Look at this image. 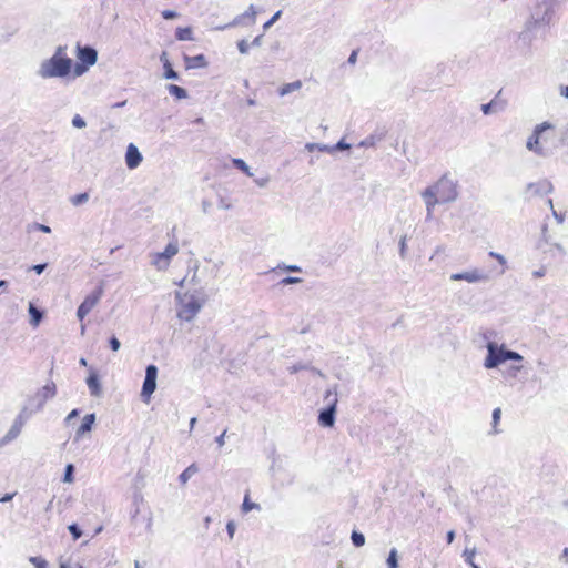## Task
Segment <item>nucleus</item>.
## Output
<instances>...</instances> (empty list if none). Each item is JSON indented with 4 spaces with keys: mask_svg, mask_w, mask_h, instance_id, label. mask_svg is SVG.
<instances>
[{
    "mask_svg": "<svg viewBox=\"0 0 568 568\" xmlns=\"http://www.w3.org/2000/svg\"><path fill=\"white\" fill-rule=\"evenodd\" d=\"M554 138V125L549 122H542L537 124L527 138L526 149L540 158H549L554 154V148L550 146Z\"/></svg>",
    "mask_w": 568,
    "mask_h": 568,
    "instance_id": "1",
    "label": "nucleus"
},
{
    "mask_svg": "<svg viewBox=\"0 0 568 568\" xmlns=\"http://www.w3.org/2000/svg\"><path fill=\"white\" fill-rule=\"evenodd\" d=\"M432 193V197L436 200V204L450 203L458 197V183L448 174H444L434 184L426 187L422 193Z\"/></svg>",
    "mask_w": 568,
    "mask_h": 568,
    "instance_id": "2",
    "label": "nucleus"
},
{
    "mask_svg": "<svg viewBox=\"0 0 568 568\" xmlns=\"http://www.w3.org/2000/svg\"><path fill=\"white\" fill-rule=\"evenodd\" d=\"M73 61L71 58H49L43 60L37 71L41 79L67 78L72 70Z\"/></svg>",
    "mask_w": 568,
    "mask_h": 568,
    "instance_id": "3",
    "label": "nucleus"
},
{
    "mask_svg": "<svg viewBox=\"0 0 568 568\" xmlns=\"http://www.w3.org/2000/svg\"><path fill=\"white\" fill-rule=\"evenodd\" d=\"M175 297L178 300V316L183 321H192L202 308V303L193 294L176 292Z\"/></svg>",
    "mask_w": 568,
    "mask_h": 568,
    "instance_id": "4",
    "label": "nucleus"
},
{
    "mask_svg": "<svg viewBox=\"0 0 568 568\" xmlns=\"http://www.w3.org/2000/svg\"><path fill=\"white\" fill-rule=\"evenodd\" d=\"M488 354L485 359L486 368H495L506 361H523V356L514 351L499 348L497 344L490 342L487 345Z\"/></svg>",
    "mask_w": 568,
    "mask_h": 568,
    "instance_id": "5",
    "label": "nucleus"
},
{
    "mask_svg": "<svg viewBox=\"0 0 568 568\" xmlns=\"http://www.w3.org/2000/svg\"><path fill=\"white\" fill-rule=\"evenodd\" d=\"M557 0H537L531 13L534 26H548L554 17Z\"/></svg>",
    "mask_w": 568,
    "mask_h": 568,
    "instance_id": "6",
    "label": "nucleus"
},
{
    "mask_svg": "<svg viewBox=\"0 0 568 568\" xmlns=\"http://www.w3.org/2000/svg\"><path fill=\"white\" fill-rule=\"evenodd\" d=\"M179 253V245L176 242L169 243L163 252L150 254L151 264L158 271H164L169 267L171 260Z\"/></svg>",
    "mask_w": 568,
    "mask_h": 568,
    "instance_id": "7",
    "label": "nucleus"
},
{
    "mask_svg": "<svg viewBox=\"0 0 568 568\" xmlns=\"http://www.w3.org/2000/svg\"><path fill=\"white\" fill-rule=\"evenodd\" d=\"M29 416H30V414H27V408H23L22 412L13 420V424L11 425L10 429L0 439V446H4V445L9 444L10 442L16 439L20 435Z\"/></svg>",
    "mask_w": 568,
    "mask_h": 568,
    "instance_id": "8",
    "label": "nucleus"
},
{
    "mask_svg": "<svg viewBox=\"0 0 568 568\" xmlns=\"http://www.w3.org/2000/svg\"><path fill=\"white\" fill-rule=\"evenodd\" d=\"M102 294L103 290L102 287H99L84 298L77 311V317L79 321L82 322L84 317L97 306L102 297Z\"/></svg>",
    "mask_w": 568,
    "mask_h": 568,
    "instance_id": "9",
    "label": "nucleus"
},
{
    "mask_svg": "<svg viewBox=\"0 0 568 568\" xmlns=\"http://www.w3.org/2000/svg\"><path fill=\"white\" fill-rule=\"evenodd\" d=\"M552 191V183L546 179H542L537 182L528 183L525 187L524 194L526 199L530 200L536 196H542L544 194L551 193Z\"/></svg>",
    "mask_w": 568,
    "mask_h": 568,
    "instance_id": "10",
    "label": "nucleus"
},
{
    "mask_svg": "<svg viewBox=\"0 0 568 568\" xmlns=\"http://www.w3.org/2000/svg\"><path fill=\"white\" fill-rule=\"evenodd\" d=\"M450 281H466L468 283H486L489 281L487 273L479 268H470L465 272L454 273L450 275Z\"/></svg>",
    "mask_w": 568,
    "mask_h": 568,
    "instance_id": "11",
    "label": "nucleus"
},
{
    "mask_svg": "<svg viewBox=\"0 0 568 568\" xmlns=\"http://www.w3.org/2000/svg\"><path fill=\"white\" fill-rule=\"evenodd\" d=\"M158 368L155 365H149L145 369V378L142 386L141 396L149 398L156 388Z\"/></svg>",
    "mask_w": 568,
    "mask_h": 568,
    "instance_id": "12",
    "label": "nucleus"
},
{
    "mask_svg": "<svg viewBox=\"0 0 568 568\" xmlns=\"http://www.w3.org/2000/svg\"><path fill=\"white\" fill-rule=\"evenodd\" d=\"M256 16H257V11L255 10V7L253 4H251L244 13L235 17L232 22H230L229 24L221 27L219 29L223 30L229 27L252 26L256 21Z\"/></svg>",
    "mask_w": 568,
    "mask_h": 568,
    "instance_id": "13",
    "label": "nucleus"
},
{
    "mask_svg": "<svg viewBox=\"0 0 568 568\" xmlns=\"http://www.w3.org/2000/svg\"><path fill=\"white\" fill-rule=\"evenodd\" d=\"M337 402H338L337 398L333 397V399L329 402V405H327V407L325 409L320 412L318 423L323 427H333L334 426Z\"/></svg>",
    "mask_w": 568,
    "mask_h": 568,
    "instance_id": "14",
    "label": "nucleus"
},
{
    "mask_svg": "<svg viewBox=\"0 0 568 568\" xmlns=\"http://www.w3.org/2000/svg\"><path fill=\"white\" fill-rule=\"evenodd\" d=\"M57 394V387H55V384L54 383H48L47 385H44L36 395V399L38 400V404L36 406V412H40L45 402L50 398H53Z\"/></svg>",
    "mask_w": 568,
    "mask_h": 568,
    "instance_id": "15",
    "label": "nucleus"
},
{
    "mask_svg": "<svg viewBox=\"0 0 568 568\" xmlns=\"http://www.w3.org/2000/svg\"><path fill=\"white\" fill-rule=\"evenodd\" d=\"M77 57L80 60V62L87 64L88 67H91L95 64L98 60V52L95 49L91 47H81L80 44H78Z\"/></svg>",
    "mask_w": 568,
    "mask_h": 568,
    "instance_id": "16",
    "label": "nucleus"
},
{
    "mask_svg": "<svg viewBox=\"0 0 568 568\" xmlns=\"http://www.w3.org/2000/svg\"><path fill=\"white\" fill-rule=\"evenodd\" d=\"M142 160L143 158L139 149L133 143H130L125 153L126 166L131 170L136 169L141 164Z\"/></svg>",
    "mask_w": 568,
    "mask_h": 568,
    "instance_id": "17",
    "label": "nucleus"
},
{
    "mask_svg": "<svg viewBox=\"0 0 568 568\" xmlns=\"http://www.w3.org/2000/svg\"><path fill=\"white\" fill-rule=\"evenodd\" d=\"M87 385L91 396L99 397L102 394V387L99 376L94 369H90V374L87 378Z\"/></svg>",
    "mask_w": 568,
    "mask_h": 568,
    "instance_id": "18",
    "label": "nucleus"
},
{
    "mask_svg": "<svg viewBox=\"0 0 568 568\" xmlns=\"http://www.w3.org/2000/svg\"><path fill=\"white\" fill-rule=\"evenodd\" d=\"M95 422V415L94 414H88L83 417L81 426L77 430V436L80 437L83 434L90 432L92 429V426Z\"/></svg>",
    "mask_w": 568,
    "mask_h": 568,
    "instance_id": "19",
    "label": "nucleus"
},
{
    "mask_svg": "<svg viewBox=\"0 0 568 568\" xmlns=\"http://www.w3.org/2000/svg\"><path fill=\"white\" fill-rule=\"evenodd\" d=\"M422 197H423V200L425 202V206H426V220L429 221L433 219V212H434L435 206L437 205L436 200L432 197L430 192L422 193Z\"/></svg>",
    "mask_w": 568,
    "mask_h": 568,
    "instance_id": "20",
    "label": "nucleus"
},
{
    "mask_svg": "<svg viewBox=\"0 0 568 568\" xmlns=\"http://www.w3.org/2000/svg\"><path fill=\"white\" fill-rule=\"evenodd\" d=\"M302 81L301 80H296V81H293V82H290V83H286V84H283L280 89H278V94L281 97H285L292 92H295V91H298L301 88H302Z\"/></svg>",
    "mask_w": 568,
    "mask_h": 568,
    "instance_id": "21",
    "label": "nucleus"
},
{
    "mask_svg": "<svg viewBox=\"0 0 568 568\" xmlns=\"http://www.w3.org/2000/svg\"><path fill=\"white\" fill-rule=\"evenodd\" d=\"M187 68H202L206 65L205 57L203 54H199L195 57H185L184 58Z\"/></svg>",
    "mask_w": 568,
    "mask_h": 568,
    "instance_id": "22",
    "label": "nucleus"
},
{
    "mask_svg": "<svg viewBox=\"0 0 568 568\" xmlns=\"http://www.w3.org/2000/svg\"><path fill=\"white\" fill-rule=\"evenodd\" d=\"M29 314L31 316V325L38 326L42 320L43 313L38 310L32 303L29 304Z\"/></svg>",
    "mask_w": 568,
    "mask_h": 568,
    "instance_id": "23",
    "label": "nucleus"
},
{
    "mask_svg": "<svg viewBox=\"0 0 568 568\" xmlns=\"http://www.w3.org/2000/svg\"><path fill=\"white\" fill-rule=\"evenodd\" d=\"M197 473V467L195 464L190 465L187 468H185L179 476V480L181 484L185 485L189 479Z\"/></svg>",
    "mask_w": 568,
    "mask_h": 568,
    "instance_id": "24",
    "label": "nucleus"
},
{
    "mask_svg": "<svg viewBox=\"0 0 568 568\" xmlns=\"http://www.w3.org/2000/svg\"><path fill=\"white\" fill-rule=\"evenodd\" d=\"M168 91L170 92L171 95H174L176 99H185L187 97L186 90L176 84L168 85Z\"/></svg>",
    "mask_w": 568,
    "mask_h": 568,
    "instance_id": "25",
    "label": "nucleus"
},
{
    "mask_svg": "<svg viewBox=\"0 0 568 568\" xmlns=\"http://www.w3.org/2000/svg\"><path fill=\"white\" fill-rule=\"evenodd\" d=\"M305 149L310 152L315 150L326 153H332V145L321 144V143H306Z\"/></svg>",
    "mask_w": 568,
    "mask_h": 568,
    "instance_id": "26",
    "label": "nucleus"
},
{
    "mask_svg": "<svg viewBox=\"0 0 568 568\" xmlns=\"http://www.w3.org/2000/svg\"><path fill=\"white\" fill-rule=\"evenodd\" d=\"M176 39L180 41L192 40V29L191 28H178L175 32Z\"/></svg>",
    "mask_w": 568,
    "mask_h": 568,
    "instance_id": "27",
    "label": "nucleus"
},
{
    "mask_svg": "<svg viewBox=\"0 0 568 568\" xmlns=\"http://www.w3.org/2000/svg\"><path fill=\"white\" fill-rule=\"evenodd\" d=\"M253 509H257L260 510L261 509V506L256 503H253L250 500V497H248V494L245 495L244 497V500H243V504H242V511L243 513H248Z\"/></svg>",
    "mask_w": 568,
    "mask_h": 568,
    "instance_id": "28",
    "label": "nucleus"
},
{
    "mask_svg": "<svg viewBox=\"0 0 568 568\" xmlns=\"http://www.w3.org/2000/svg\"><path fill=\"white\" fill-rule=\"evenodd\" d=\"M233 164L236 169L244 172L247 176H253V173L251 172L250 166L245 163L242 159H233Z\"/></svg>",
    "mask_w": 568,
    "mask_h": 568,
    "instance_id": "29",
    "label": "nucleus"
},
{
    "mask_svg": "<svg viewBox=\"0 0 568 568\" xmlns=\"http://www.w3.org/2000/svg\"><path fill=\"white\" fill-rule=\"evenodd\" d=\"M88 69H89V67L82 62H79V63H75L74 65H72L71 72H73V79L84 74L88 71Z\"/></svg>",
    "mask_w": 568,
    "mask_h": 568,
    "instance_id": "30",
    "label": "nucleus"
},
{
    "mask_svg": "<svg viewBox=\"0 0 568 568\" xmlns=\"http://www.w3.org/2000/svg\"><path fill=\"white\" fill-rule=\"evenodd\" d=\"M476 552H477V551H476V548H475V547H474V548H466V549L463 551V557H464L465 561H466L469 566H471V565H474V564H475V561H474V557H475Z\"/></svg>",
    "mask_w": 568,
    "mask_h": 568,
    "instance_id": "31",
    "label": "nucleus"
},
{
    "mask_svg": "<svg viewBox=\"0 0 568 568\" xmlns=\"http://www.w3.org/2000/svg\"><path fill=\"white\" fill-rule=\"evenodd\" d=\"M397 550L393 548L389 551L388 558H387V566L388 568H397L398 567V559H397Z\"/></svg>",
    "mask_w": 568,
    "mask_h": 568,
    "instance_id": "32",
    "label": "nucleus"
},
{
    "mask_svg": "<svg viewBox=\"0 0 568 568\" xmlns=\"http://www.w3.org/2000/svg\"><path fill=\"white\" fill-rule=\"evenodd\" d=\"M352 542L355 547H362L365 544V537L362 532L353 531L351 536Z\"/></svg>",
    "mask_w": 568,
    "mask_h": 568,
    "instance_id": "33",
    "label": "nucleus"
},
{
    "mask_svg": "<svg viewBox=\"0 0 568 568\" xmlns=\"http://www.w3.org/2000/svg\"><path fill=\"white\" fill-rule=\"evenodd\" d=\"M88 200H89V194L84 192V193L74 195L73 197H71L70 201L73 205L78 206V205L87 203Z\"/></svg>",
    "mask_w": 568,
    "mask_h": 568,
    "instance_id": "34",
    "label": "nucleus"
},
{
    "mask_svg": "<svg viewBox=\"0 0 568 568\" xmlns=\"http://www.w3.org/2000/svg\"><path fill=\"white\" fill-rule=\"evenodd\" d=\"M29 561L34 566V568H48V561L42 557H30Z\"/></svg>",
    "mask_w": 568,
    "mask_h": 568,
    "instance_id": "35",
    "label": "nucleus"
},
{
    "mask_svg": "<svg viewBox=\"0 0 568 568\" xmlns=\"http://www.w3.org/2000/svg\"><path fill=\"white\" fill-rule=\"evenodd\" d=\"M493 429H494V433L497 434L499 430L497 429V425L500 420V417H501V409L500 408H495L493 410Z\"/></svg>",
    "mask_w": 568,
    "mask_h": 568,
    "instance_id": "36",
    "label": "nucleus"
},
{
    "mask_svg": "<svg viewBox=\"0 0 568 568\" xmlns=\"http://www.w3.org/2000/svg\"><path fill=\"white\" fill-rule=\"evenodd\" d=\"M73 473H74L73 465L72 464L67 465L65 471H64L63 481L64 483H72L73 481Z\"/></svg>",
    "mask_w": 568,
    "mask_h": 568,
    "instance_id": "37",
    "label": "nucleus"
},
{
    "mask_svg": "<svg viewBox=\"0 0 568 568\" xmlns=\"http://www.w3.org/2000/svg\"><path fill=\"white\" fill-rule=\"evenodd\" d=\"M164 69H165V72H164V78L165 79H170V80H178L179 79V74H178V72H175L172 69L171 63L169 65H164Z\"/></svg>",
    "mask_w": 568,
    "mask_h": 568,
    "instance_id": "38",
    "label": "nucleus"
},
{
    "mask_svg": "<svg viewBox=\"0 0 568 568\" xmlns=\"http://www.w3.org/2000/svg\"><path fill=\"white\" fill-rule=\"evenodd\" d=\"M68 529H69V531L72 535L74 540L79 539L81 537V535H82V531H81V529L79 528V526L77 524L69 525Z\"/></svg>",
    "mask_w": 568,
    "mask_h": 568,
    "instance_id": "39",
    "label": "nucleus"
},
{
    "mask_svg": "<svg viewBox=\"0 0 568 568\" xmlns=\"http://www.w3.org/2000/svg\"><path fill=\"white\" fill-rule=\"evenodd\" d=\"M72 125L77 129H83L85 128L87 125V122L84 121V119L82 116H80L79 114L74 115L73 119H72Z\"/></svg>",
    "mask_w": 568,
    "mask_h": 568,
    "instance_id": "40",
    "label": "nucleus"
},
{
    "mask_svg": "<svg viewBox=\"0 0 568 568\" xmlns=\"http://www.w3.org/2000/svg\"><path fill=\"white\" fill-rule=\"evenodd\" d=\"M348 149H351V144L346 143L344 140H341L335 145H332V153L335 151H344Z\"/></svg>",
    "mask_w": 568,
    "mask_h": 568,
    "instance_id": "41",
    "label": "nucleus"
},
{
    "mask_svg": "<svg viewBox=\"0 0 568 568\" xmlns=\"http://www.w3.org/2000/svg\"><path fill=\"white\" fill-rule=\"evenodd\" d=\"M282 11H277L268 21H266L263 26L264 30L270 29L281 17Z\"/></svg>",
    "mask_w": 568,
    "mask_h": 568,
    "instance_id": "42",
    "label": "nucleus"
},
{
    "mask_svg": "<svg viewBox=\"0 0 568 568\" xmlns=\"http://www.w3.org/2000/svg\"><path fill=\"white\" fill-rule=\"evenodd\" d=\"M333 397L337 398V386L329 388L325 393V400H327V404L329 405V402L333 399Z\"/></svg>",
    "mask_w": 568,
    "mask_h": 568,
    "instance_id": "43",
    "label": "nucleus"
},
{
    "mask_svg": "<svg viewBox=\"0 0 568 568\" xmlns=\"http://www.w3.org/2000/svg\"><path fill=\"white\" fill-rule=\"evenodd\" d=\"M52 58H55V59H57V58H68V57H67V47H65V45H59V47L55 49V51H54V53H53Z\"/></svg>",
    "mask_w": 568,
    "mask_h": 568,
    "instance_id": "44",
    "label": "nucleus"
},
{
    "mask_svg": "<svg viewBox=\"0 0 568 568\" xmlns=\"http://www.w3.org/2000/svg\"><path fill=\"white\" fill-rule=\"evenodd\" d=\"M237 49H239V51H240L242 54H247V53H248L250 45H248L247 41L243 39V40H240V41L237 42Z\"/></svg>",
    "mask_w": 568,
    "mask_h": 568,
    "instance_id": "45",
    "label": "nucleus"
},
{
    "mask_svg": "<svg viewBox=\"0 0 568 568\" xmlns=\"http://www.w3.org/2000/svg\"><path fill=\"white\" fill-rule=\"evenodd\" d=\"M302 282V278L300 277H293V276H287L285 278H283L280 284L282 285H291V284H297V283H301Z\"/></svg>",
    "mask_w": 568,
    "mask_h": 568,
    "instance_id": "46",
    "label": "nucleus"
},
{
    "mask_svg": "<svg viewBox=\"0 0 568 568\" xmlns=\"http://www.w3.org/2000/svg\"><path fill=\"white\" fill-rule=\"evenodd\" d=\"M109 344L113 352H118L121 347L120 341L114 335L110 337Z\"/></svg>",
    "mask_w": 568,
    "mask_h": 568,
    "instance_id": "47",
    "label": "nucleus"
},
{
    "mask_svg": "<svg viewBox=\"0 0 568 568\" xmlns=\"http://www.w3.org/2000/svg\"><path fill=\"white\" fill-rule=\"evenodd\" d=\"M308 367H310L308 365H304V364H294V365L287 367V371L291 374H295V373H297L301 369H308Z\"/></svg>",
    "mask_w": 568,
    "mask_h": 568,
    "instance_id": "48",
    "label": "nucleus"
},
{
    "mask_svg": "<svg viewBox=\"0 0 568 568\" xmlns=\"http://www.w3.org/2000/svg\"><path fill=\"white\" fill-rule=\"evenodd\" d=\"M481 111H483V113H484L485 115H488V114H490V113L495 112V111H494V101H491V102H489V103H486V104H483V105H481Z\"/></svg>",
    "mask_w": 568,
    "mask_h": 568,
    "instance_id": "49",
    "label": "nucleus"
},
{
    "mask_svg": "<svg viewBox=\"0 0 568 568\" xmlns=\"http://www.w3.org/2000/svg\"><path fill=\"white\" fill-rule=\"evenodd\" d=\"M162 17L165 20H171V19H175L178 17V13L173 10H164V11H162Z\"/></svg>",
    "mask_w": 568,
    "mask_h": 568,
    "instance_id": "50",
    "label": "nucleus"
},
{
    "mask_svg": "<svg viewBox=\"0 0 568 568\" xmlns=\"http://www.w3.org/2000/svg\"><path fill=\"white\" fill-rule=\"evenodd\" d=\"M489 255L498 261L499 264L505 265L506 258L504 255L496 253V252H489Z\"/></svg>",
    "mask_w": 568,
    "mask_h": 568,
    "instance_id": "51",
    "label": "nucleus"
},
{
    "mask_svg": "<svg viewBox=\"0 0 568 568\" xmlns=\"http://www.w3.org/2000/svg\"><path fill=\"white\" fill-rule=\"evenodd\" d=\"M226 530H227L229 537L232 539L234 537V532H235V524H234V521H229L227 523Z\"/></svg>",
    "mask_w": 568,
    "mask_h": 568,
    "instance_id": "52",
    "label": "nucleus"
},
{
    "mask_svg": "<svg viewBox=\"0 0 568 568\" xmlns=\"http://www.w3.org/2000/svg\"><path fill=\"white\" fill-rule=\"evenodd\" d=\"M406 235L403 236L400 239V242H399V253H400V256L404 257L405 256V251H406Z\"/></svg>",
    "mask_w": 568,
    "mask_h": 568,
    "instance_id": "53",
    "label": "nucleus"
},
{
    "mask_svg": "<svg viewBox=\"0 0 568 568\" xmlns=\"http://www.w3.org/2000/svg\"><path fill=\"white\" fill-rule=\"evenodd\" d=\"M270 179L267 176H264V178H258V179H255L254 182L260 186V187H265L268 183Z\"/></svg>",
    "mask_w": 568,
    "mask_h": 568,
    "instance_id": "54",
    "label": "nucleus"
},
{
    "mask_svg": "<svg viewBox=\"0 0 568 568\" xmlns=\"http://www.w3.org/2000/svg\"><path fill=\"white\" fill-rule=\"evenodd\" d=\"M552 215H554L555 220L557 221V223H559V224L564 223L565 214L558 213L555 209H552Z\"/></svg>",
    "mask_w": 568,
    "mask_h": 568,
    "instance_id": "55",
    "label": "nucleus"
},
{
    "mask_svg": "<svg viewBox=\"0 0 568 568\" xmlns=\"http://www.w3.org/2000/svg\"><path fill=\"white\" fill-rule=\"evenodd\" d=\"M548 226L547 224L545 223L541 227V240L546 243H549V236H548Z\"/></svg>",
    "mask_w": 568,
    "mask_h": 568,
    "instance_id": "56",
    "label": "nucleus"
},
{
    "mask_svg": "<svg viewBox=\"0 0 568 568\" xmlns=\"http://www.w3.org/2000/svg\"><path fill=\"white\" fill-rule=\"evenodd\" d=\"M546 272H547L546 267H545V266H541L540 268H538V270L534 271V272H532V275H534L535 277H544V276L546 275Z\"/></svg>",
    "mask_w": 568,
    "mask_h": 568,
    "instance_id": "57",
    "label": "nucleus"
},
{
    "mask_svg": "<svg viewBox=\"0 0 568 568\" xmlns=\"http://www.w3.org/2000/svg\"><path fill=\"white\" fill-rule=\"evenodd\" d=\"M225 435H226V429L220 436H217L215 439L216 444L220 447H222L225 444Z\"/></svg>",
    "mask_w": 568,
    "mask_h": 568,
    "instance_id": "58",
    "label": "nucleus"
},
{
    "mask_svg": "<svg viewBox=\"0 0 568 568\" xmlns=\"http://www.w3.org/2000/svg\"><path fill=\"white\" fill-rule=\"evenodd\" d=\"M47 267V264H37V265H33L32 266V270L37 273V274H41Z\"/></svg>",
    "mask_w": 568,
    "mask_h": 568,
    "instance_id": "59",
    "label": "nucleus"
},
{
    "mask_svg": "<svg viewBox=\"0 0 568 568\" xmlns=\"http://www.w3.org/2000/svg\"><path fill=\"white\" fill-rule=\"evenodd\" d=\"M362 146H373L374 145V138L369 136L366 140L361 142Z\"/></svg>",
    "mask_w": 568,
    "mask_h": 568,
    "instance_id": "60",
    "label": "nucleus"
},
{
    "mask_svg": "<svg viewBox=\"0 0 568 568\" xmlns=\"http://www.w3.org/2000/svg\"><path fill=\"white\" fill-rule=\"evenodd\" d=\"M263 36H257L253 39L252 45L253 47H261L262 45Z\"/></svg>",
    "mask_w": 568,
    "mask_h": 568,
    "instance_id": "61",
    "label": "nucleus"
},
{
    "mask_svg": "<svg viewBox=\"0 0 568 568\" xmlns=\"http://www.w3.org/2000/svg\"><path fill=\"white\" fill-rule=\"evenodd\" d=\"M79 415L78 409H73L69 413V415L65 418V422L69 423L71 419L75 418Z\"/></svg>",
    "mask_w": 568,
    "mask_h": 568,
    "instance_id": "62",
    "label": "nucleus"
},
{
    "mask_svg": "<svg viewBox=\"0 0 568 568\" xmlns=\"http://www.w3.org/2000/svg\"><path fill=\"white\" fill-rule=\"evenodd\" d=\"M36 227L43 232V233H50L51 232V229L48 226V225H44V224H36Z\"/></svg>",
    "mask_w": 568,
    "mask_h": 568,
    "instance_id": "63",
    "label": "nucleus"
},
{
    "mask_svg": "<svg viewBox=\"0 0 568 568\" xmlns=\"http://www.w3.org/2000/svg\"><path fill=\"white\" fill-rule=\"evenodd\" d=\"M560 94L568 99V85L560 87Z\"/></svg>",
    "mask_w": 568,
    "mask_h": 568,
    "instance_id": "64",
    "label": "nucleus"
}]
</instances>
